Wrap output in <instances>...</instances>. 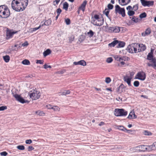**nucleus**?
<instances>
[{"instance_id": "f257e3e1", "label": "nucleus", "mask_w": 156, "mask_h": 156, "mask_svg": "<svg viewBox=\"0 0 156 156\" xmlns=\"http://www.w3.org/2000/svg\"><path fill=\"white\" fill-rule=\"evenodd\" d=\"M28 0H13L11 3L12 8L17 12L24 10L28 5Z\"/></svg>"}, {"instance_id": "c03bdc74", "label": "nucleus", "mask_w": 156, "mask_h": 156, "mask_svg": "<svg viewBox=\"0 0 156 156\" xmlns=\"http://www.w3.org/2000/svg\"><path fill=\"white\" fill-rule=\"evenodd\" d=\"M111 81V79L109 77H107L105 78V82L107 83H109Z\"/></svg>"}, {"instance_id": "20e7f679", "label": "nucleus", "mask_w": 156, "mask_h": 156, "mask_svg": "<svg viewBox=\"0 0 156 156\" xmlns=\"http://www.w3.org/2000/svg\"><path fill=\"white\" fill-rule=\"evenodd\" d=\"M147 59L151 61L149 63H147V66L149 67H152L154 69L156 67V59L155 58H153V52L152 50L151 52L149 53L147 56Z\"/></svg>"}, {"instance_id": "09e8293b", "label": "nucleus", "mask_w": 156, "mask_h": 156, "mask_svg": "<svg viewBox=\"0 0 156 156\" xmlns=\"http://www.w3.org/2000/svg\"><path fill=\"white\" fill-rule=\"evenodd\" d=\"M107 7L108 8V9L109 10V9H113V5L112 4L109 3L108 4Z\"/></svg>"}, {"instance_id": "7c9ffc66", "label": "nucleus", "mask_w": 156, "mask_h": 156, "mask_svg": "<svg viewBox=\"0 0 156 156\" xmlns=\"http://www.w3.org/2000/svg\"><path fill=\"white\" fill-rule=\"evenodd\" d=\"M113 27H108V30H106V31L110 33H113Z\"/></svg>"}, {"instance_id": "423d86ee", "label": "nucleus", "mask_w": 156, "mask_h": 156, "mask_svg": "<svg viewBox=\"0 0 156 156\" xmlns=\"http://www.w3.org/2000/svg\"><path fill=\"white\" fill-rule=\"evenodd\" d=\"M127 114V112L122 108H116L114 112V114L116 116H126Z\"/></svg>"}, {"instance_id": "9b49d317", "label": "nucleus", "mask_w": 156, "mask_h": 156, "mask_svg": "<svg viewBox=\"0 0 156 156\" xmlns=\"http://www.w3.org/2000/svg\"><path fill=\"white\" fill-rule=\"evenodd\" d=\"M14 96L17 101L22 103H26L27 101L25 100L23 98L18 94H15Z\"/></svg>"}, {"instance_id": "37998d69", "label": "nucleus", "mask_w": 156, "mask_h": 156, "mask_svg": "<svg viewBox=\"0 0 156 156\" xmlns=\"http://www.w3.org/2000/svg\"><path fill=\"white\" fill-rule=\"evenodd\" d=\"M140 84V83L138 81H135L133 83L134 86L136 87H138Z\"/></svg>"}, {"instance_id": "a878e982", "label": "nucleus", "mask_w": 156, "mask_h": 156, "mask_svg": "<svg viewBox=\"0 0 156 156\" xmlns=\"http://www.w3.org/2000/svg\"><path fill=\"white\" fill-rule=\"evenodd\" d=\"M69 7V4L67 2H65L63 4V9L67 11Z\"/></svg>"}, {"instance_id": "b1692460", "label": "nucleus", "mask_w": 156, "mask_h": 156, "mask_svg": "<svg viewBox=\"0 0 156 156\" xmlns=\"http://www.w3.org/2000/svg\"><path fill=\"white\" fill-rule=\"evenodd\" d=\"M22 63L24 65H30V62L27 59H25L23 60L22 62Z\"/></svg>"}, {"instance_id": "c9c22d12", "label": "nucleus", "mask_w": 156, "mask_h": 156, "mask_svg": "<svg viewBox=\"0 0 156 156\" xmlns=\"http://www.w3.org/2000/svg\"><path fill=\"white\" fill-rule=\"evenodd\" d=\"M70 93V92L69 90H65L62 92L61 94V95H66L67 94H69Z\"/></svg>"}, {"instance_id": "a211bd4d", "label": "nucleus", "mask_w": 156, "mask_h": 156, "mask_svg": "<svg viewBox=\"0 0 156 156\" xmlns=\"http://www.w3.org/2000/svg\"><path fill=\"white\" fill-rule=\"evenodd\" d=\"M140 46V48H138V52H140L142 51H143L145 50L146 48V47L145 45L141 44H139Z\"/></svg>"}, {"instance_id": "e433bc0d", "label": "nucleus", "mask_w": 156, "mask_h": 156, "mask_svg": "<svg viewBox=\"0 0 156 156\" xmlns=\"http://www.w3.org/2000/svg\"><path fill=\"white\" fill-rule=\"evenodd\" d=\"M17 148L19 150H23L25 149V147L23 145H18Z\"/></svg>"}, {"instance_id": "69168bd1", "label": "nucleus", "mask_w": 156, "mask_h": 156, "mask_svg": "<svg viewBox=\"0 0 156 156\" xmlns=\"http://www.w3.org/2000/svg\"><path fill=\"white\" fill-rule=\"evenodd\" d=\"M132 130H128L126 128V129H125V132L127 133H130L131 132H132Z\"/></svg>"}, {"instance_id": "3c124183", "label": "nucleus", "mask_w": 156, "mask_h": 156, "mask_svg": "<svg viewBox=\"0 0 156 156\" xmlns=\"http://www.w3.org/2000/svg\"><path fill=\"white\" fill-rule=\"evenodd\" d=\"M0 154L1 156H6L7 155L8 153L5 151L1 152Z\"/></svg>"}, {"instance_id": "a18cd8bd", "label": "nucleus", "mask_w": 156, "mask_h": 156, "mask_svg": "<svg viewBox=\"0 0 156 156\" xmlns=\"http://www.w3.org/2000/svg\"><path fill=\"white\" fill-rule=\"evenodd\" d=\"M65 22L67 25H69L70 24V20L69 18L66 19L65 20Z\"/></svg>"}, {"instance_id": "1a4fd4ad", "label": "nucleus", "mask_w": 156, "mask_h": 156, "mask_svg": "<svg viewBox=\"0 0 156 156\" xmlns=\"http://www.w3.org/2000/svg\"><path fill=\"white\" fill-rule=\"evenodd\" d=\"M17 33V31H13L12 30L9 29L7 28L6 30V35L7 37L9 38L12 37L14 34Z\"/></svg>"}, {"instance_id": "f3484780", "label": "nucleus", "mask_w": 156, "mask_h": 156, "mask_svg": "<svg viewBox=\"0 0 156 156\" xmlns=\"http://www.w3.org/2000/svg\"><path fill=\"white\" fill-rule=\"evenodd\" d=\"M151 33V29L150 28H147L144 32L142 33V36L144 37L148 35Z\"/></svg>"}, {"instance_id": "393cba45", "label": "nucleus", "mask_w": 156, "mask_h": 156, "mask_svg": "<svg viewBox=\"0 0 156 156\" xmlns=\"http://www.w3.org/2000/svg\"><path fill=\"white\" fill-rule=\"evenodd\" d=\"M109 12V10L107 9H105V10L103 11V13L105 14L107 17H108L109 19H110V20H111V19H110L108 16Z\"/></svg>"}, {"instance_id": "39448f33", "label": "nucleus", "mask_w": 156, "mask_h": 156, "mask_svg": "<svg viewBox=\"0 0 156 156\" xmlns=\"http://www.w3.org/2000/svg\"><path fill=\"white\" fill-rule=\"evenodd\" d=\"M139 48H140V46L139 44L133 43L129 45L126 49L130 53H136L138 52V49Z\"/></svg>"}, {"instance_id": "f8f14e48", "label": "nucleus", "mask_w": 156, "mask_h": 156, "mask_svg": "<svg viewBox=\"0 0 156 156\" xmlns=\"http://www.w3.org/2000/svg\"><path fill=\"white\" fill-rule=\"evenodd\" d=\"M136 76L138 77L137 79L142 80H144L146 78V74L143 71L138 73Z\"/></svg>"}, {"instance_id": "4be33fe9", "label": "nucleus", "mask_w": 156, "mask_h": 156, "mask_svg": "<svg viewBox=\"0 0 156 156\" xmlns=\"http://www.w3.org/2000/svg\"><path fill=\"white\" fill-rule=\"evenodd\" d=\"M120 31V27L115 26L113 27V33H119Z\"/></svg>"}, {"instance_id": "4468645a", "label": "nucleus", "mask_w": 156, "mask_h": 156, "mask_svg": "<svg viewBox=\"0 0 156 156\" xmlns=\"http://www.w3.org/2000/svg\"><path fill=\"white\" fill-rule=\"evenodd\" d=\"M126 87H125L124 85L121 84L119 87L117 88V92L121 93L122 92H124L125 91V88Z\"/></svg>"}, {"instance_id": "2f4dec72", "label": "nucleus", "mask_w": 156, "mask_h": 156, "mask_svg": "<svg viewBox=\"0 0 156 156\" xmlns=\"http://www.w3.org/2000/svg\"><path fill=\"white\" fill-rule=\"evenodd\" d=\"M117 128L125 132V129L126 128H125L124 126H117Z\"/></svg>"}, {"instance_id": "cd10ccee", "label": "nucleus", "mask_w": 156, "mask_h": 156, "mask_svg": "<svg viewBox=\"0 0 156 156\" xmlns=\"http://www.w3.org/2000/svg\"><path fill=\"white\" fill-rule=\"evenodd\" d=\"M51 23V21L50 19H49L46 20L44 22V25L46 26H49L50 25Z\"/></svg>"}, {"instance_id": "bb28decb", "label": "nucleus", "mask_w": 156, "mask_h": 156, "mask_svg": "<svg viewBox=\"0 0 156 156\" xmlns=\"http://www.w3.org/2000/svg\"><path fill=\"white\" fill-rule=\"evenodd\" d=\"M3 59L6 62H8L10 60V57L8 55L3 56Z\"/></svg>"}, {"instance_id": "0e129e2a", "label": "nucleus", "mask_w": 156, "mask_h": 156, "mask_svg": "<svg viewBox=\"0 0 156 156\" xmlns=\"http://www.w3.org/2000/svg\"><path fill=\"white\" fill-rule=\"evenodd\" d=\"M43 66H44V68L45 69H46L48 68H51V66H50V65L48 66V65H47L46 64H45Z\"/></svg>"}, {"instance_id": "ddd939ff", "label": "nucleus", "mask_w": 156, "mask_h": 156, "mask_svg": "<svg viewBox=\"0 0 156 156\" xmlns=\"http://www.w3.org/2000/svg\"><path fill=\"white\" fill-rule=\"evenodd\" d=\"M132 79L131 77H129L128 76H123V80L125 82L127 83L129 86H131V81Z\"/></svg>"}, {"instance_id": "864d4df0", "label": "nucleus", "mask_w": 156, "mask_h": 156, "mask_svg": "<svg viewBox=\"0 0 156 156\" xmlns=\"http://www.w3.org/2000/svg\"><path fill=\"white\" fill-rule=\"evenodd\" d=\"M114 58L117 61H120V60H119L120 57L119 55H115L114 56Z\"/></svg>"}, {"instance_id": "603ef678", "label": "nucleus", "mask_w": 156, "mask_h": 156, "mask_svg": "<svg viewBox=\"0 0 156 156\" xmlns=\"http://www.w3.org/2000/svg\"><path fill=\"white\" fill-rule=\"evenodd\" d=\"M133 112H132L130 113L127 118L128 119H131L133 118Z\"/></svg>"}, {"instance_id": "4c0bfd02", "label": "nucleus", "mask_w": 156, "mask_h": 156, "mask_svg": "<svg viewBox=\"0 0 156 156\" xmlns=\"http://www.w3.org/2000/svg\"><path fill=\"white\" fill-rule=\"evenodd\" d=\"M79 65L82 66H85L86 65V62L83 60H81L79 61Z\"/></svg>"}, {"instance_id": "13d9d810", "label": "nucleus", "mask_w": 156, "mask_h": 156, "mask_svg": "<svg viewBox=\"0 0 156 156\" xmlns=\"http://www.w3.org/2000/svg\"><path fill=\"white\" fill-rule=\"evenodd\" d=\"M60 0H55L53 2V5H58L59 2Z\"/></svg>"}, {"instance_id": "6e6552de", "label": "nucleus", "mask_w": 156, "mask_h": 156, "mask_svg": "<svg viewBox=\"0 0 156 156\" xmlns=\"http://www.w3.org/2000/svg\"><path fill=\"white\" fill-rule=\"evenodd\" d=\"M29 96L33 100L38 99L40 97L41 94L40 92L36 91L35 92L29 94Z\"/></svg>"}, {"instance_id": "7ed1b4c3", "label": "nucleus", "mask_w": 156, "mask_h": 156, "mask_svg": "<svg viewBox=\"0 0 156 156\" xmlns=\"http://www.w3.org/2000/svg\"><path fill=\"white\" fill-rule=\"evenodd\" d=\"M104 22L103 18L99 17L98 15L95 14L91 17V23L94 25L100 26L103 24Z\"/></svg>"}, {"instance_id": "ea45409f", "label": "nucleus", "mask_w": 156, "mask_h": 156, "mask_svg": "<svg viewBox=\"0 0 156 156\" xmlns=\"http://www.w3.org/2000/svg\"><path fill=\"white\" fill-rule=\"evenodd\" d=\"M132 20L134 22L137 23L138 21V18L133 16V17H132Z\"/></svg>"}, {"instance_id": "5701e85b", "label": "nucleus", "mask_w": 156, "mask_h": 156, "mask_svg": "<svg viewBox=\"0 0 156 156\" xmlns=\"http://www.w3.org/2000/svg\"><path fill=\"white\" fill-rule=\"evenodd\" d=\"M51 52V50L50 49H48L44 51L43 53V55L44 57H45L49 55Z\"/></svg>"}, {"instance_id": "c85d7f7f", "label": "nucleus", "mask_w": 156, "mask_h": 156, "mask_svg": "<svg viewBox=\"0 0 156 156\" xmlns=\"http://www.w3.org/2000/svg\"><path fill=\"white\" fill-rule=\"evenodd\" d=\"M51 109L55 111H59L60 108L56 106H52Z\"/></svg>"}, {"instance_id": "680f3d73", "label": "nucleus", "mask_w": 156, "mask_h": 156, "mask_svg": "<svg viewBox=\"0 0 156 156\" xmlns=\"http://www.w3.org/2000/svg\"><path fill=\"white\" fill-rule=\"evenodd\" d=\"M126 9L128 11L133 10V7L130 5H129L126 8Z\"/></svg>"}, {"instance_id": "412c9836", "label": "nucleus", "mask_w": 156, "mask_h": 156, "mask_svg": "<svg viewBox=\"0 0 156 156\" xmlns=\"http://www.w3.org/2000/svg\"><path fill=\"white\" fill-rule=\"evenodd\" d=\"M118 45L116 47V48H122L125 46V43L123 41H119V42L118 43Z\"/></svg>"}, {"instance_id": "e2e57ef3", "label": "nucleus", "mask_w": 156, "mask_h": 156, "mask_svg": "<svg viewBox=\"0 0 156 156\" xmlns=\"http://www.w3.org/2000/svg\"><path fill=\"white\" fill-rule=\"evenodd\" d=\"M34 149V148L31 146H30L28 147V151H30L32 150H33Z\"/></svg>"}, {"instance_id": "dca6fc26", "label": "nucleus", "mask_w": 156, "mask_h": 156, "mask_svg": "<svg viewBox=\"0 0 156 156\" xmlns=\"http://www.w3.org/2000/svg\"><path fill=\"white\" fill-rule=\"evenodd\" d=\"M148 151H150L152 150H156V142L154 143L151 145H148Z\"/></svg>"}, {"instance_id": "c756f323", "label": "nucleus", "mask_w": 156, "mask_h": 156, "mask_svg": "<svg viewBox=\"0 0 156 156\" xmlns=\"http://www.w3.org/2000/svg\"><path fill=\"white\" fill-rule=\"evenodd\" d=\"M143 133L145 135L150 136L152 134L151 132L148 131V130H144L143 132Z\"/></svg>"}, {"instance_id": "aec40b11", "label": "nucleus", "mask_w": 156, "mask_h": 156, "mask_svg": "<svg viewBox=\"0 0 156 156\" xmlns=\"http://www.w3.org/2000/svg\"><path fill=\"white\" fill-rule=\"evenodd\" d=\"M119 42V41L117 40L113 41L112 42L108 44V46L110 47H114L116 44H118Z\"/></svg>"}, {"instance_id": "338daca9", "label": "nucleus", "mask_w": 156, "mask_h": 156, "mask_svg": "<svg viewBox=\"0 0 156 156\" xmlns=\"http://www.w3.org/2000/svg\"><path fill=\"white\" fill-rule=\"evenodd\" d=\"M28 45V43L27 41H26L22 44V46H27Z\"/></svg>"}, {"instance_id": "f03ea898", "label": "nucleus", "mask_w": 156, "mask_h": 156, "mask_svg": "<svg viewBox=\"0 0 156 156\" xmlns=\"http://www.w3.org/2000/svg\"><path fill=\"white\" fill-rule=\"evenodd\" d=\"M10 15V11L7 6L5 5L0 6V17L1 18H7Z\"/></svg>"}, {"instance_id": "774afa93", "label": "nucleus", "mask_w": 156, "mask_h": 156, "mask_svg": "<svg viewBox=\"0 0 156 156\" xmlns=\"http://www.w3.org/2000/svg\"><path fill=\"white\" fill-rule=\"evenodd\" d=\"M126 1H127V2L126 3H125V4H121V5H126L129 4V2H130L131 0H125Z\"/></svg>"}, {"instance_id": "6e6d98bb", "label": "nucleus", "mask_w": 156, "mask_h": 156, "mask_svg": "<svg viewBox=\"0 0 156 156\" xmlns=\"http://www.w3.org/2000/svg\"><path fill=\"white\" fill-rule=\"evenodd\" d=\"M41 27V25H40L38 27L33 28L32 29V31H36V30L39 29Z\"/></svg>"}, {"instance_id": "72a5a7b5", "label": "nucleus", "mask_w": 156, "mask_h": 156, "mask_svg": "<svg viewBox=\"0 0 156 156\" xmlns=\"http://www.w3.org/2000/svg\"><path fill=\"white\" fill-rule=\"evenodd\" d=\"M87 34L88 36L91 37L93 36L94 32L91 30H90Z\"/></svg>"}, {"instance_id": "6ab92c4d", "label": "nucleus", "mask_w": 156, "mask_h": 156, "mask_svg": "<svg viewBox=\"0 0 156 156\" xmlns=\"http://www.w3.org/2000/svg\"><path fill=\"white\" fill-rule=\"evenodd\" d=\"M137 147H138L140 149H142L140 150L141 151H145L146 150H147L148 151V145L146 146V145H141Z\"/></svg>"}, {"instance_id": "bf43d9fd", "label": "nucleus", "mask_w": 156, "mask_h": 156, "mask_svg": "<svg viewBox=\"0 0 156 156\" xmlns=\"http://www.w3.org/2000/svg\"><path fill=\"white\" fill-rule=\"evenodd\" d=\"M26 143L27 144H30L32 142V141L31 140H27L25 141Z\"/></svg>"}, {"instance_id": "0eeeda50", "label": "nucleus", "mask_w": 156, "mask_h": 156, "mask_svg": "<svg viewBox=\"0 0 156 156\" xmlns=\"http://www.w3.org/2000/svg\"><path fill=\"white\" fill-rule=\"evenodd\" d=\"M115 12L117 14L121 15L122 17H124L126 16L125 10L124 8H121L118 5L115 6Z\"/></svg>"}, {"instance_id": "5fc2aeb1", "label": "nucleus", "mask_w": 156, "mask_h": 156, "mask_svg": "<svg viewBox=\"0 0 156 156\" xmlns=\"http://www.w3.org/2000/svg\"><path fill=\"white\" fill-rule=\"evenodd\" d=\"M122 58H123V59H122V60H124V61H126V60H127V61H128L129 60V58L127 57H126V56H123L122 57Z\"/></svg>"}, {"instance_id": "2eb2a0df", "label": "nucleus", "mask_w": 156, "mask_h": 156, "mask_svg": "<svg viewBox=\"0 0 156 156\" xmlns=\"http://www.w3.org/2000/svg\"><path fill=\"white\" fill-rule=\"evenodd\" d=\"M87 2L86 0L84 1L81 4L79 8V9L82 11L83 12L85 11L86 9V6L87 5Z\"/></svg>"}, {"instance_id": "473e14b6", "label": "nucleus", "mask_w": 156, "mask_h": 156, "mask_svg": "<svg viewBox=\"0 0 156 156\" xmlns=\"http://www.w3.org/2000/svg\"><path fill=\"white\" fill-rule=\"evenodd\" d=\"M135 13V12L133 10L128 11L127 12V14L129 16H133Z\"/></svg>"}, {"instance_id": "a19ab883", "label": "nucleus", "mask_w": 156, "mask_h": 156, "mask_svg": "<svg viewBox=\"0 0 156 156\" xmlns=\"http://www.w3.org/2000/svg\"><path fill=\"white\" fill-rule=\"evenodd\" d=\"M84 36L82 35L80 36L79 41L81 42L84 40Z\"/></svg>"}, {"instance_id": "8fccbe9b", "label": "nucleus", "mask_w": 156, "mask_h": 156, "mask_svg": "<svg viewBox=\"0 0 156 156\" xmlns=\"http://www.w3.org/2000/svg\"><path fill=\"white\" fill-rule=\"evenodd\" d=\"M7 109L6 106H2L0 107V111H2Z\"/></svg>"}, {"instance_id": "f704fd0d", "label": "nucleus", "mask_w": 156, "mask_h": 156, "mask_svg": "<svg viewBox=\"0 0 156 156\" xmlns=\"http://www.w3.org/2000/svg\"><path fill=\"white\" fill-rule=\"evenodd\" d=\"M147 14L145 12H144L141 13L139 16V17L141 19L145 18Z\"/></svg>"}, {"instance_id": "79ce46f5", "label": "nucleus", "mask_w": 156, "mask_h": 156, "mask_svg": "<svg viewBox=\"0 0 156 156\" xmlns=\"http://www.w3.org/2000/svg\"><path fill=\"white\" fill-rule=\"evenodd\" d=\"M44 61L41 60H36V63L37 64H43L44 63Z\"/></svg>"}, {"instance_id": "de8ad7c7", "label": "nucleus", "mask_w": 156, "mask_h": 156, "mask_svg": "<svg viewBox=\"0 0 156 156\" xmlns=\"http://www.w3.org/2000/svg\"><path fill=\"white\" fill-rule=\"evenodd\" d=\"M38 115L40 116H44V115L45 113L42 111L38 110Z\"/></svg>"}, {"instance_id": "9d476101", "label": "nucleus", "mask_w": 156, "mask_h": 156, "mask_svg": "<svg viewBox=\"0 0 156 156\" xmlns=\"http://www.w3.org/2000/svg\"><path fill=\"white\" fill-rule=\"evenodd\" d=\"M141 3L144 6H148V7L151 5H153L154 4L153 1H147L145 0H140Z\"/></svg>"}, {"instance_id": "49530a36", "label": "nucleus", "mask_w": 156, "mask_h": 156, "mask_svg": "<svg viewBox=\"0 0 156 156\" xmlns=\"http://www.w3.org/2000/svg\"><path fill=\"white\" fill-rule=\"evenodd\" d=\"M113 61V59L112 57L108 58L106 59V62L108 63L111 62Z\"/></svg>"}, {"instance_id": "4d7b16f0", "label": "nucleus", "mask_w": 156, "mask_h": 156, "mask_svg": "<svg viewBox=\"0 0 156 156\" xmlns=\"http://www.w3.org/2000/svg\"><path fill=\"white\" fill-rule=\"evenodd\" d=\"M52 106L53 105L50 104H48L46 105V107L48 109H51Z\"/></svg>"}, {"instance_id": "58836bf2", "label": "nucleus", "mask_w": 156, "mask_h": 156, "mask_svg": "<svg viewBox=\"0 0 156 156\" xmlns=\"http://www.w3.org/2000/svg\"><path fill=\"white\" fill-rule=\"evenodd\" d=\"M138 9V4H136L135 5H133V10L135 11H136Z\"/></svg>"}, {"instance_id": "052dcab7", "label": "nucleus", "mask_w": 156, "mask_h": 156, "mask_svg": "<svg viewBox=\"0 0 156 156\" xmlns=\"http://www.w3.org/2000/svg\"><path fill=\"white\" fill-rule=\"evenodd\" d=\"M62 11V10L60 8H59L57 9V12L58 15H59L61 12Z\"/></svg>"}]
</instances>
